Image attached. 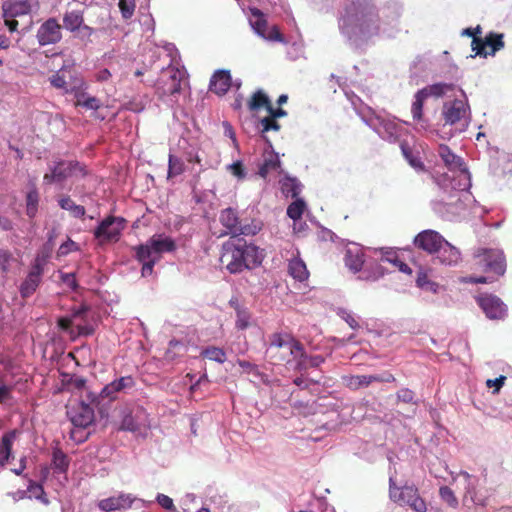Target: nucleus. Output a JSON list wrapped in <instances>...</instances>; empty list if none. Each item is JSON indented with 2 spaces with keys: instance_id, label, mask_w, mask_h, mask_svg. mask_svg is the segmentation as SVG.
Segmentation results:
<instances>
[{
  "instance_id": "1",
  "label": "nucleus",
  "mask_w": 512,
  "mask_h": 512,
  "mask_svg": "<svg viewBox=\"0 0 512 512\" xmlns=\"http://www.w3.org/2000/svg\"><path fill=\"white\" fill-rule=\"evenodd\" d=\"M403 7L397 0L378 6L375 0H350L343 9L340 33L355 47L380 38H393L400 31Z\"/></svg>"
},
{
  "instance_id": "2",
  "label": "nucleus",
  "mask_w": 512,
  "mask_h": 512,
  "mask_svg": "<svg viewBox=\"0 0 512 512\" xmlns=\"http://www.w3.org/2000/svg\"><path fill=\"white\" fill-rule=\"evenodd\" d=\"M266 357L272 364L286 362L295 371L307 369L304 346L288 333H273L269 337Z\"/></svg>"
},
{
  "instance_id": "3",
  "label": "nucleus",
  "mask_w": 512,
  "mask_h": 512,
  "mask_svg": "<svg viewBox=\"0 0 512 512\" xmlns=\"http://www.w3.org/2000/svg\"><path fill=\"white\" fill-rule=\"evenodd\" d=\"M221 262L232 273H241L243 270H251L261 265L264 259L263 250L253 243H247L243 239L228 241L222 245Z\"/></svg>"
},
{
  "instance_id": "4",
  "label": "nucleus",
  "mask_w": 512,
  "mask_h": 512,
  "mask_svg": "<svg viewBox=\"0 0 512 512\" xmlns=\"http://www.w3.org/2000/svg\"><path fill=\"white\" fill-rule=\"evenodd\" d=\"M177 248L175 241L165 234H154L146 243L134 248L135 258L142 264L141 275L148 277L153 274L155 264L163 253L174 252Z\"/></svg>"
},
{
  "instance_id": "5",
  "label": "nucleus",
  "mask_w": 512,
  "mask_h": 512,
  "mask_svg": "<svg viewBox=\"0 0 512 512\" xmlns=\"http://www.w3.org/2000/svg\"><path fill=\"white\" fill-rule=\"evenodd\" d=\"M362 121L369 126L377 135L390 143H396L402 135L403 128L396 122L394 117L384 113L376 112L369 107L357 110Z\"/></svg>"
},
{
  "instance_id": "6",
  "label": "nucleus",
  "mask_w": 512,
  "mask_h": 512,
  "mask_svg": "<svg viewBox=\"0 0 512 512\" xmlns=\"http://www.w3.org/2000/svg\"><path fill=\"white\" fill-rule=\"evenodd\" d=\"M459 90L463 98L446 101L441 109L444 126L453 127L455 133L466 131L471 122V109L466 93L462 88Z\"/></svg>"
},
{
  "instance_id": "7",
  "label": "nucleus",
  "mask_w": 512,
  "mask_h": 512,
  "mask_svg": "<svg viewBox=\"0 0 512 512\" xmlns=\"http://www.w3.org/2000/svg\"><path fill=\"white\" fill-rule=\"evenodd\" d=\"M85 167L78 161L57 159L48 165V172L43 176V184H62L71 177H84Z\"/></svg>"
},
{
  "instance_id": "8",
  "label": "nucleus",
  "mask_w": 512,
  "mask_h": 512,
  "mask_svg": "<svg viewBox=\"0 0 512 512\" xmlns=\"http://www.w3.org/2000/svg\"><path fill=\"white\" fill-rule=\"evenodd\" d=\"M389 497L401 505L409 506L415 512H426L425 501L419 496L418 489L414 485L405 484L397 486L393 476L389 477Z\"/></svg>"
},
{
  "instance_id": "9",
  "label": "nucleus",
  "mask_w": 512,
  "mask_h": 512,
  "mask_svg": "<svg viewBox=\"0 0 512 512\" xmlns=\"http://www.w3.org/2000/svg\"><path fill=\"white\" fill-rule=\"evenodd\" d=\"M476 264L487 273L502 276L506 272V259L502 250L478 247L473 252Z\"/></svg>"
},
{
  "instance_id": "10",
  "label": "nucleus",
  "mask_w": 512,
  "mask_h": 512,
  "mask_svg": "<svg viewBox=\"0 0 512 512\" xmlns=\"http://www.w3.org/2000/svg\"><path fill=\"white\" fill-rule=\"evenodd\" d=\"M173 59L170 60L172 62ZM161 78L156 83V89L160 96H175L182 90V84L186 79V71L169 63L166 68H161Z\"/></svg>"
},
{
  "instance_id": "11",
  "label": "nucleus",
  "mask_w": 512,
  "mask_h": 512,
  "mask_svg": "<svg viewBox=\"0 0 512 512\" xmlns=\"http://www.w3.org/2000/svg\"><path fill=\"white\" fill-rule=\"evenodd\" d=\"M126 223L127 221L121 216H107L99 222L93 235L101 244L118 242L126 228Z\"/></svg>"
},
{
  "instance_id": "12",
  "label": "nucleus",
  "mask_w": 512,
  "mask_h": 512,
  "mask_svg": "<svg viewBox=\"0 0 512 512\" xmlns=\"http://www.w3.org/2000/svg\"><path fill=\"white\" fill-rule=\"evenodd\" d=\"M51 86L61 89L65 94L73 93L84 85L82 78L78 77L72 66L63 65L49 78Z\"/></svg>"
},
{
  "instance_id": "13",
  "label": "nucleus",
  "mask_w": 512,
  "mask_h": 512,
  "mask_svg": "<svg viewBox=\"0 0 512 512\" xmlns=\"http://www.w3.org/2000/svg\"><path fill=\"white\" fill-rule=\"evenodd\" d=\"M121 430L129 431L137 436L146 437L149 429L148 416L143 408L124 410L122 412Z\"/></svg>"
},
{
  "instance_id": "14",
  "label": "nucleus",
  "mask_w": 512,
  "mask_h": 512,
  "mask_svg": "<svg viewBox=\"0 0 512 512\" xmlns=\"http://www.w3.org/2000/svg\"><path fill=\"white\" fill-rule=\"evenodd\" d=\"M504 35L502 33L489 32L484 38H475L471 42L472 51L475 52L471 58L476 56L486 58L488 55L494 56L498 51L504 48Z\"/></svg>"
},
{
  "instance_id": "15",
  "label": "nucleus",
  "mask_w": 512,
  "mask_h": 512,
  "mask_svg": "<svg viewBox=\"0 0 512 512\" xmlns=\"http://www.w3.org/2000/svg\"><path fill=\"white\" fill-rule=\"evenodd\" d=\"M249 24L253 31L263 39L285 43L277 26L268 27L264 14L258 8H250Z\"/></svg>"
},
{
  "instance_id": "16",
  "label": "nucleus",
  "mask_w": 512,
  "mask_h": 512,
  "mask_svg": "<svg viewBox=\"0 0 512 512\" xmlns=\"http://www.w3.org/2000/svg\"><path fill=\"white\" fill-rule=\"evenodd\" d=\"M477 303L489 319L503 320L507 316V305L496 295L481 294Z\"/></svg>"
},
{
  "instance_id": "17",
  "label": "nucleus",
  "mask_w": 512,
  "mask_h": 512,
  "mask_svg": "<svg viewBox=\"0 0 512 512\" xmlns=\"http://www.w3.org/2000/svg\"><path fill=\"white\" fill-rule=\"evenodd\" d=\"M62 27L56 18H49L38 28L36 38L40 46L53 45L62 39Z\"/></svg>"
},
{
  "instance_id": "18",
  "label": "nucleus",
  "mask_w": 512,
  "mask_h": 512,
  "mask_svg": "<svg viewBox=\"0 0 512 512\" xmlns=\"http://www.w3.org/2000/svg\"><path fill=\"white\" fill-rule=\"evenodd\" d=\"M445 242L446 239L439 232L432 229L421 231L413 240L417 248L432 255H434Z\"/></svg>"
},
{
  "instance_id": "19",
  "label": "nucleus",
  "mask_w": 512,
  "mask_h": 512,
  "mask_svg": "<svg viewBox=\"0 0 512 512\" xmlns=\"http://www.w3.org/2000/svg\"><path fill=\"white\" fill-rule=\"evenodd\" d=\"M67 415L75 427L86 428L94 421V409L84 402L71 406Z\"/></svg>"
},
{
  "instance_id": "20",
  "label": "nucleus",
  "mask_w": 512,
  "mask_h": 512,
  "mask_svg": "<svg viewBox=\"0 0 512 512\" xmlns=\"http://www.w3.org/2000/svg\"><path fill=\"white\" fill-rule=\"evenodd\" d=\"M38 0H7L2 4L4 18H16L29 14Z\"/></svg>"
},
{
  "instance_id": "21",
  "label": "nucleus",
  "mask_w": 512,
  "mask_h": 512,
  "mask_svg": "<svg viewBox=\"0 0 512 512\" xmlns=\"http://www.w3.org/2000/svg\"><path fill=\"white\" fill-rule=\"evenodd\" d=\"M134 386L135 381L132 376H122L105 385L102 388L100 395L103 398L114 400L117 398L119 393H126L127 391L133 389Z\"/></svg>"
},
{
  "instance_id": "22",
  "label": "nucleus",
  "mask_w": 512,
  "mask_h": 512,
  "mask_svg": "<svg viewBox=\"0 0 512 512\" xmlns=\"http://www.w3.org/2000/svg\"><path fill=\"white\" fill-rule=\"evenodd\" d=\"M427 98L428 97L425 92L420 89L415 93L414 100L412 102L411 114L418 131H428L430 127L428 120L423 116V106Z\"/></svg>"
},
{
  "instance_id": "23",
  "label": "nucleus",
  "mask_w": 512,
  "mask_h": 512,
  "mask_svg": "<svg viewBox=\"0 0 512 512\" xmlns=\"http://www.w3.org/2000/svg\"><path fill=\"white\" fill-rule=\"evenodd\" d=\"M89 311V307L86 304H81L71 310V313L67 316L60 317L57 321L58 327L67 333L73 334V327L75 321L81 320L86 322V316Z\"/></svg>"
},
{
  "instance_id": "24",
  "label": "nucleus",
  "mask_w": 512,
  "mask_h": 512,
  "mask_svg": "<svg viewBox=\"0 0 512 512\" xmlns=\"http://www.w3.org/2000/svg\"><path fill=\"white\" fill-rule=\"evenodd\" d=\"M434 255V261H437L438 263L445 266H454L461 259V253L459 249L450 244L447 240L442 246H440Z\"/></svg>"
},
{
  "instance_id": "25",
  "label": "nucleus",
  "mask_w": 512,
  "mask_h": 512,
  "mask_svg": "<svg viewBox=\"0 0 512 512\" xmlns=\"http://www.w3.org/2000/svg\"><path fill=\"white\" fill-rule=\"evenodd\" d=\"M232 86V77L229 70H217L210 79L209 88L217 95H224Z\"/></svg>"
},
{
  "instance_id": "26",
  "label": "nucleus",
  "mask_w": 512,
  "mask_h": 512,
  "mask_svg": "<svg viewBox=\"0 0 512 512\" xmlns=\"http://www.w3.org/2000/svg\"><path fill=\"white\" fill-rule=\"evenodd\" d=\"M133 499L130 494H120L103 499L99 502L98 506L101 510L110 512L121 509H128L131 507Z\"/></svg>"
},
{
  "instance_id": "27",
  "label": "nucleus",
  "mask_w": 512,
  "mask_h": 512,
  "mask_svg": "<svg viewBox=\"0 0 512 512\" xmlns=\"http://www.w3.org/2000/svg\"><path fill=\"white\" fill-rule=\"evenodd\" d=\"M219 221L226 228L225 232L221 233V236L228 234L233 236L236 232L241 231L239 229L240 221L237 212L231 207L221 211Z\"/></svg>"
},
{
  "instance_id": "28",
  "label": "nucleus",
  "mask_w": 512,
  "mask_h": 512,
  "mask_svg": "<svg viewBox=\"0 0 512 512\" xmlns=\"http://www.w3.org/2000/svg\"><path fill=\"white\" fill-rule=\"evenodd\" d=\"M345 264L354 273L359 272L364 264V253L362 248L353 244L348 247L345 254Z\"/></svg>"
},
{
  "instance_id": "29",
  "label": "nucleus",
  "mask_w": 512,
  "mask_h": 512,
  "mask_svg": "<svg viewBox=\"0 0 512 512\" xmlns=\"http://www.w3.org/2000/svg\"><path fill=\"white\" fill-rule=\"evenodd\" d=\"M438 153L450 172L453 173L466 167L462 158L455 155L447 145H440Z\"/></svg>"
},
{
  "instance_id": "30",
  "label": "nucleus",
  "mask_w": 512,
  "mask_h": 512,
  "mask_svg": "<svg viewBox=\"0 0 512 512\" xmlns=\"http://www.w3.org/2000/svg\"><path fill=\"white\" fill-rule=\"evenodd\" d=\"M17 431L10 430L4 433L0 441V466L4 467L12 456V446L16 439Z\"/></svg>"
},
{
  "instance_id": "31",
  "label": "nucleus",
  "mask_w": 512,
  "mask_h": 512,
  "mask_svg": "<svg viewBox=\"0 0 512 512\" xmlns=\"http://www.w3.org/2000/svg\"><path fill=\"white\" fill-rule=\"evenodd\" d=\"M58 206L65 211H68L74 218L81 219L86 214L84 206L76 204L68 194H61L57 198Z\"/></svg>"
},
{
  "instance_id": "32",
  "label": "nucleus",
  "mask_w": 512,
  "mask_h": 512,
  "mask_svg": "<svg viewBox=\"0 0 512 512\" xmlns=\"http://www.w3.org/2000/svg\"><path fill=\"white\" fill-rule=\"evenodd\" d=\"M280 189L285 196H291L292 198H299L302 191L303 185L296 178L288 174H285L279 181Z\"/></svg>"
},
{
  "instance_id": "33",
  "label": "nucleus",
  "mask_w": 512,
  "mask_h": 512,
  "mask_svg": "<svg viewBox=\"0 0 512 512\" xmlns=\"http://www.w3.org/2000/svg\"><path fill=\"white\" fill-rule=\"evenodd\" d=\"M70 465V459L62 451L59 446H55L52 450L51 466L56 474H66Z\"/></svg>"
},
{
  "instance_id": "34",
  "label": "nucleus",
  "mask_w": 512,
  "mask_h": 512,
  "mask_svg": "<svg viewBox=\"0 0 512 512\" xmlns=\"http://www.w3.org/2000/svg\"><path fill=\"white\" fill-rule=\"evenodd\" d=\"M84 24L83 11L71 10L66 11L63 15V27L71 32L75 33Z\"/></svg>"
},
{
  "instance_id": "35",
  "label": "nucleus",
  "mask_w": 512,
  "mask_h": 512,
  "mask_svg": "<svg viewBox=\"0 0 512 512\" xmlns=\"http://www.w3.org/2000/svg\"><path fill=\"white\" fill-rule=\"evenodd\" d=\"M288 272L295 280L303 282L308 279L309 272L305 262L299 257H293L288 263Z\"/></svg>"
},
{
  "instance_id": "36",
  "label": "nucleus",
  "mask_w": 512,
  "mask_h": 512,
  "mask_svg": "<svg viewBox=\"0 0 512 512\" xmlns=\"http://www.w3.org/2000/svg\"><path fill=\"white\" fill-rule=\"evenodd\" d=\"M451 186L454 190L460 192L466 191L471 187V177L467 167L453 172L451 176Z\"/></svg>"
},
{
  "instance_id": "37",
  "label": "nucleus",
  "mask_w": 512,
  "mask_h": 512,
  "mask_svg": "<svg viewBox=\"0 0 512 512\" xmlns=\"http://www.w3.org/2000/svg\"><path fill=\"white\" fill-rule=\"evenodd\" d=\"M400 148L402 151V154L406 161L409 163V165L415 169L417 172H424L425 171V165L421 160V157L419 156L418 152H414L408 143L402 142L400 144Z\"/></svg>"
},
{
  "instance_id": "38",
  "label": "nucleus",
  "mask_w": 512,
  "mask_h": 512,
  "mask_svg": "<svg viewBox=\"0 0 512 512\" xmlns=\"http://www.w3.org/2000/svg\"><path fill=\"white\" fill-rule=\"evenodd\" d=\"M281 168V161L277 153L272 151L267 156H265L263 163L259 167L258 174L262 178H267L269 172L278 171Z\"/></svg>"
},
{
  "instance_id": "39",
  "label": "nucleus",
  "mask_w": 512,
  "mask_h": 512,
  "mask_svg": "<svg viewBox=\"0 0 512 512\" xmlns=\"http://www.w3.org/2000/svg\"><path fill=\"white\" fill-rule=\"evenodd\" d=\"M456 85L454 83L438 82L431 85H427L422 90L425 92L427 97L440 98L446 95L448 92L453 91Z\"/></svg>"
},
{
  "instance_id": "40",
  "label": "nucleus",
  "mask_w": 512,
  "mask_h": 512,
  "mask_svg": "<svg viewBox=\"0 0 512 512\" xmlns=\"http://www.w3.org/2000/svg\"><path fill=\"white\" fill-rule=\"evenodd\" d=\"M26 215L33 219L38 213L39 206V192L36 186L33 184L26 193Z\"/></svg>"
},
{
  "instance_id": "41",
  "label": "nucleus",
  "mask_w": 512,
  "mask_h": 512,
  "mask_svg": "<svg viewBox=\"0 0 512 512\" xmlns=\"http://www.w3.org/2000/svg\"><path fill=\"white\" fill-rule=\"evenodd\" d=\"M28 499H35L41 502L43 505L48 506L50 504V501L44 491V488L41 484L35 482L32 479L28 480Z\"/></svg>"
},
{
  "instance_id": "42",
  "label": "nucleus",
  "mask_w": 512,
  "mask_h": 512,
  "mask_svg": "<svg viewBox=\"0 0 512 512\" xmlns=\"http://www.w3.org/2000/svg\"><path fill=\"white\" fill-rule=\"evenodd\" d=\"M76 106H81L87 110L96 111L101 107L100 100L95 96H89L84 92L75 91Z\"/></svg>"
},
{
  "instance_id": "43",
  "label": "nucleus",
  "mask_w": 512,
  "mask_h": 512,
  "mask_svg": "<svg viewBox=\"0 0 512 512\" xmlns=\"http://www.w3.org/2000/svg\"><path fill=\"white\" fill-rule=\"evenodd\" d=\"M201 356L210 361L223 364L227 360V355L224 349L216 346H207L202 349Z\"/></svg>"
},
{
  "instance_id": "44",
  "label": "nucleus",
  "mask_w": 512,
  "mask_h": 512,
  "mask_svg": "<svg viewBox=\"0 0 512 512\" xmlns=\"http://www.w3.org/2000/svg\"><path fill=\"white\" fill-rule=\"evenodd\" d=\"M477 485H478V478L464 484V489H465L464 498L470 499L471 502L475 505L485 506L486 505L485 499L479 497L477 494Z\"/></svg>"
},
{
  "instance_id": "45",
  "label": "nucleus",
  "mask_w": 512,
  "mask_h": 512,
  "mask_svg": "<svg viewBox=\"0 0 512 512\" xmlns=\"http://www.w3.org/2000/svg\"><path fill=\"white\" fill-rule=\"evenodd\" d=\"M41 279L33 275H27L25 280L20 285V294L23 298L30 297L37 289Z\"/></svg>"
},
{
  "instance_id": "46",
  "label": "nucleus",
  "mask_w": 512,
  "mask_h": 512,
  "mask_svg": "<svg viewBox=\"0 0 512 512\" xmlns=\"http://www.w3.org/2000/svg\"><path fill=\"white\" fill-rule=\"evenodd\" d=\"M306 209V202L302 198H296L287 207V216L293 221L302 219V215Z\"/></svg>"
},
{
  "instance_id": "47",
  "label": "nucleus",
  "mask_w": 512,
  "mask_h": 512,
  "mask_svg": "<svg viewBox=\"0 0 512 512\" xmlns=\"http://www.w3.org/2000/svg\"><path fill=\"white\" fill-rule=\"evenodd\" d=\"M251 325V313L244 306H236L235 326L239 330H245Z\"/></svg>"
},
{
  "instance_id": "48",
  "label": "nucleus",
  "mask_w": 512,
  "mask_h": 512,
  "mask_svg": "<svg viewBox=\"0 0 512 512\" xmlns=\"http://www.w3.org/2000/svg\"><path fill=\"white\" fill-rule=\"evenodd\" d=\"M379 380L374 375H355L351 376L348 380L347 385L352 389H359L361 387H367L371 383Z\"/></svg>"
},
{
  "instance_id": "49",
  "label": "nucleus",
  "mask_w": 512,
  "mask_h": 512,
  "mask_svg": "<svg viewBox=\"0 0 512 512\" xmlns=\"http://www.w3.org/2000/svg\"><path fill=\"white\" fill-rule=\"evenodd\" d=\"M269 103V97L262 90H258L253 94L251 100L249 101V109L251 111H257L262 106L267 108Z\"/></svg>"
},
{
  "instance_id": "50",
  "label": "nucleus",
  "mask_w": 512,
  "mask_h": 512,
  "mask_svg": "<svg viewBox=\"0 0 512 512\" xmlns=\"http://www.w3.org/2000/svg\"><path fill=\"white\" fill-rule=\"evenodd\" d=\"M287 57L296 61L300 58H305V44L303 40L294 41L287 49Z\"/></svg>"
},
{
  "instance_id": "51",
  "label": "nucleus",
  "mask_w": 512,
  "mask_h": 512,
  "mask_svg": "<svg viewBox=\"0 0 512 512\" xmlns=\"http://www.w3.org/2000/svg\"><path fill=\"white\" fill-rule=\"evenodd\" d=\"M237 364L242 368L244 373L251 374L253 377H255L263 382L266 381L265 380L266 375L263 374L262 372H260L257 365H255L249 361L241 360V359L237 360Z\"/></svg>"
},
{
  "instance_id": "52",
  "label": "nucleus",
  "mask_w": 512,
  "mask_h": 512,
  "mask_svg": "<svg viewBox=\"0 0 512 512\" xmlns=\"http://www.w3.org/2000/svg\"><path fill=\"white\" fill-rule=\"evenodd\" d=\"M183 171H184L183 161L180 158L170 154L169 161H168V179L180 175Z\"/></svg>"
},
{
  "instance_id": "53",
  "label": "nucleus",
  "mask_w": 512,
  "mask_h": 512,
  "mask_svg": "<svg viewBox=\"0 0 512 512\" xmlns=\"http://www.w3.org/2000/svg\"><path fill=\"white\" fill-rule=\"evenodd\" d=\"M260 124H261V127H262V129H261V133H262L261 137L268 143L269 147L272 148V144L269 141V139L265 136V133L270 131V130H273V131L280 130V125H279V123L276 120H274L270 116L269 117H264L263 119H261Z\"/></svg>"
},
{
  "instance_id": "54",
  "label": "nucleus",
  "mask_w": 512,
  "mask_h": 512,
  "mask_svg": "<svg viewBox=\"0 0 512 512\" xmlns=\"http://www.w3.org/2000/svg\"><path fill=\"white\" fill-rule=\"evenodd\" d=\"M431 62L425 57H418L411 66V78L420 76L421 73H426ZM427 74H425L426 76Z\"/></svg>"
},
{
  "instance_id": "55",
  "label": "nucleus",
  "mask_w": 512,
  "mask_h": 512,
  "mask_svg": "<svg viewBox=\"0 0 512 512\" xmlns=\"http://www.w3.org/2000/svg\"><path fill=\"white\" fill-rule=\"evenodd\" d=\"M13 385L0 380V404L7 405L13 400Z\"/></svg>"
},
{
  "instance_id": "56",
  "label": "nucleus",
  "mask_w": 512,
  "mask_h": 512,
  "mask_svg": "<svg viewBox=\"0 0 512 512\" xmlns=\"http://www.w3.org/2000/svg\"><path fill=\"white\" fill-rule=\"evenodd\" d=\"M440 498L446 502L450 507L457 508L458 507V499L456 498L454 492L448 486H441L439 489Z\"/></svg>"
},
{
  "instance_id": "57",
  "label": "nucleus",
  "mask_w": 512,
  "mask_h": 512,
  "mask_svg": "<svg viewBox=\"0 0 512 512\" xmlns=\"http://www.w3.org/2000/svg\"><path fill=\"white\" fill-rule=\"evenodd\" d=\"M337 315L341 319H343L349 325V327L352 328L353 330H356L360 327L358 320L356 319L355 315L351 311H349L345 308H338Z\"/></svg>"
},
{
  "instance_id": "58",
  "label": "nucleus",
  "mask_w": 512,
  "mask_h": 512,
  "mask_svg": "<svg viewBox=\"0 0 512 512\" xmlns=\"http://www.w3.org/2000/svg\"><path fill=\"white\" fill-rule=\"evenodd\" d=\"M118 6L123 19L128 20L134 14L136 3L135 0H119Z\"/></svg>"
},
{
  "instance_id": "59",
  "label": "nucleus",
  "mask_w": 512,
  "mask_h": 512,
  "mask_svg": "<svg viewBox=\"0 0 512 512\" xmlns=\"http://www.w3.org/2000/svg\"><path fill=\"white\" fill-rule=\"evenodd\" d=\"M45 264L46 257L43 255H37L28 274L42 279Z\"/></svg>"
},
{
  "instance_id": "60",
  "label": "nucleus",
  "mask_w": 512,
  "mask_h": 512,
  "mask_svg": "<svg viewBox=\"0 0 512 512\" xmlns=\"http://www.w3.org/2000/svg\"><path fill=\"white\" fill-rule=\"evenodd\" d=\"M94 29L85 23L73 34L75 38L79 39L84 43L91 42V36L94 33Z\"/></svg>"
},
{
  "instance_id": "61",
  "label": "nucleus",
  "mask_w": 512,
  "mask_h": 512,
  "mask_svg": "<svg viewBox=\"0 0 512 512\" xmlns=\"http://www.w3.org/2000/svg\"><path fill=\"white\" fill-rule=\"evenodd\" d=\"M227 170L235 176L237 179L242 180L246 177V170L243 166L242 161L237 160L227 166Z\"/></svg>"
},
{
  "instance_id": "62",
  "label": "nucleus",
  "mask_w": 512,
  "mask_h": 512,
  "mask_svg": "<svg viewBox=\"0 0 512 512\" xmlns=\"http://www.w3.org/2000/svg\"><path fill=\"white\" fill-rule=\"evenodd\" d=\"M397 399L400 402L403 403H414L416 404L415 400V393L408 389V388H402L397 392Z\"/></svg>"
},
{
  "instance_id": "63",
  "label": "nucleus",
  "mask_w": 512,
  "mask_h": 512,
  "mask_svg": "<svg viewBox=\"0 0 512 512\" xmlns=\"http://www.w3.org/2000/svg\"><path fill=\"white\" fill-rule=\"evenodd\" d=\"M156 502L165 510L175 511L173 499L165 494L158 493L156 496Z\"/></svg>"
},
{
  "instance_id": "64",
  "label": "nucleus",
  "mask_w": 512,
  "mask_h": 512,
  "mask_svg": "<svg viewBox=\"0 0 512 512\" xmlns=\"http://www.w3.org/2000/svg\"><path fill=\"white\" fill-rule=\"evenodd\" d=\"M60 279L64 285L73 291L78 289V282L75 273H62Z\"/></svg>"
}]
</instances>
